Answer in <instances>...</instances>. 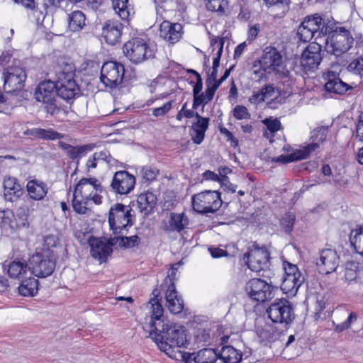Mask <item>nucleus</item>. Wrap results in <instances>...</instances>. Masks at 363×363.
Instances as JSON below:
<instances>
[{
  "label": "nucleus",
  "mask_w": 363,
  "mask_h": 363,
  "mask_svg": "<svg viewBox=\"0 0 363 363\" xmlns=\"http://www.w3.org/2000/svg\"><path fill=\"white\" fill-rule=\"evenodd\" d=\"M148 313L145 327L150 328V337L158 348L174 359L184 357L181 348L188 345L186 330L183 325L170 323L163 315V308L155 296L147 304Z\"/></svg>",
  "instance_id": "nucleus-1"
},
{
  "label": "nucleus",
  "mask_w": 363,
  "mask_h": 363,
  "mask_svg": "<svg viewBox=\"0 0 363 363\" xmlns=\"http://www.w3.org/2000/svg\"><path fill=\"white\" fill-rule=\"evenodd\" d=\"M253 67L255 74L260 79L268 78V75H274L284 80V83L293 81L291 71L286 67L282 55L275 48H265L260 59L255 61Z\"/></svg>",
  "instance_id": "nucleus-2"
},
{
  "label": "nucleus",
  "mask_w": 363,
  "mask_h": 363,
  "mask_svg": "<svg viewBox=\"0 0 363 363\" xmlns=\"http://www.w3.org/2000/svg\"><path fill=\"white\" fill-rule=\"evenodd\" d=\"M108 222L109 229L114 235L127 233L135 223L132 208L119 203L113 204L108 211Z\"/></svg>",
  "instance_id": "nucleus-3"
},
{
  "label": "nucleus",
  "mask_w": 363,
  "mask_h": 363,
  "mask_svg": "<svg viewBox=\"0 0 363 363\" xmlns=\"http://www.w3.org/2000/svg\"><path fill=\"white\" fill-rule=\"evenodd\" d=\"M330 34L326 39L325 49L328 53L340 56L347 52L354 43V38L349 30L345 27H336L335 30L329 26Z\"/></svg>",
  "instance_id": "nucleus-4"
},
{
  "label": "nucleus",
  "mask_w": 363,
  "mask_h": 363,
  "mask_svg": "<svg viewBox=\"0 0 363 363\" xmlns=\"http://www.w3.org/2000/svg\"><path fill=\"white\" fill-rule=\"evenodd\" d=\"M329 25L325 24L318 14L308 16L304 18L297 30V35L300 40L309 42L313 38L318 40L329 33Z\"/></svg>",
  "instance_id": "nucleus-5"
},
{
  "label": "nucleus",
  "mask_w": 363,
  "mask_h": 363,
  "mask_svg": "<svg viewBox=\"0 0 363 363\" xmlns=\"http://www.w3.org/2000/svg\"><path fill=\"white\" fill-rule=\"evenodd\" d=\"M125 56L133 64H140L155 55L154 46L143 38H135L126 42L123 47Z\"/></svg>",
  "instance_id": "nucleus-6"
},
{
  "label": "nucleus",
  "mask_w": 363,
  "mask_h": 363,
  "mask_svg": "<svg viewBox=\"0 0 363 363\" xmlns=\"http://www.w3.org/2000/svg\"><path fill=\"white\" fill-rule=\"evenodd\" d=\"M194 211L200 214L215 213L222 205L220 193L218 191L206 190L191 197Z\"/></svg>",
  "instance_id": "nucleus-7"
},
{
  "label": "nucleus",
  "mask_w": 363,
  "mask_h": 363,
  "mask_svg": "<svg viewBox=\"0 0 363 363\" xmlns=\"http://www.w3.org/2000/svg\"><path fill=\"white\" fill-rule=\"evenodd\" d=\"M57 95L56 83L51 80L41 82L34 93L36 101L43 103L47 113L50 115H56L61 111L56 103Z\"/></svg>",
  "instance_id": "nucleus-8"
},
{
  "label": "nucleus",
  "mask_w": 363,
  "mask_h": 363,
  "mask_svg": "<svg viewBox=\"0 0 363 363\" xmlns=\"http://www.w3.org/2000/svg\"><path fill=\"white\" fill-rule=\"evenodd\" d=\"M269 318L276 323L290 324L295 318L294 308L287 299H276L267 310Z\"/></svg>",
  "instance_id": "nucleus-9"
},
{
  "label": "nucleus",
  "mask_w": 363,
  "mask_h": 363,
  "mask_svg": "<svg viewBox=\"0 0 363 363\" xmlns=\"http://www.w3.org/2000/svg\"><path fill=\"white\" fill-rule=\"evenodd\" d=\"M124 73L123 65L116 61H108L101 69L100 81L105 87L113 89L122 83Z\"/></svg>",
  "instance_id": "nucleus-10"
},
{
  "label": "nucleus",
  "mask_w": 363,
  "mask_h": 363,
  "mask_svg": "<svg viewBox=\"0 0 363 363\" xmlns=\"http://www.w3.org/2000/svg\"><path fill=\"white\" fill-rule=\"evenodd\" d=\"M276 289L270 284L261 279H252L245 285V291L249 297L258 302H264L274 296Z\"/></svg>",
  "instance_id": "nucleus-11"
},
{
  "label": "nucleus",
  "mask_w": 363,
  "mask_h": 363,
  "mask_svg": "<svg viewBox=\"0 0 363 363\" xmlns=\"http://www.w3.org/2000/svg\"><path fill=\"white\" fill-rule=\"evenodd\" d=\"M103 191L101 183L95 178H83L75 186L73 194L90 199L94 204L102 203V196L99 194Z\"/></svg>",
  "instance_id": "nucleus-12"
},
{
  "label": "nucleus",
  "mask_w": 363,
  "mask_h": 363,
  "mask_svg": "<svg viewBox=\"0 0 363 363\" xmlns=\"http://www.w3.org/2000/svg\"><path fill=\"white\" fill-rule=\"evenodd\" d=\"M31 275L46 277L51 275L55 268V262L48 252L36 253L29 261Z\"/></svg>",
  "instance_id": "nucleus-13"
},
{
  "label": "nucleus",
  "mask_w": 363,
  "mask_h": 363,
  "mask_svg": "<svg viewBox=\"0 0 363 363\" xmlns=\"http://www.w3.org/2000/svg\"><path fill=\"white\" fill-rule=\"evenodd\" d=\"M229 337L228 333H225L223 326L219 325H215L212 331L207 326L199 328L194 333L195 342L200 345H211L218 341L223 345L228 342Z\"/></svg>",
  "instance_id": "nucleus-14"
},
{
  "label": "nucleus",
  "mask_w": 363,
  "mask_h": 363,
  "mask_svg": "<svg viewBox=\"0 0 363 363\" xmlns=\"http://www.w3.org/2000/svg\"><path fill=\"white\" fill-rule=\"evenodd\" d=\"M270 255L266 248L250 249L243 256V261L248 268L255 272L267 269L269 266Z\"/></svg>",
  "instance_id": "nucleus-15"
},
{
  "label": "nucleus",
  "mask_w": 363,
  "mask_h": 363,
  "mask_svg": "<svg viewBox=\"0 0 363 363\" xmlns=\"http://www.w3.org/2000/svg\"><path fill=\"white\" fill-rule=\"evenodd\" d=\"M74 75L72 72H68L60 73L58 76L56 83L57 94L64 100L73 99L80 93L79 87L74 79Z\"/></svg>",
  "instance_id": "nucleus-16"
},
{
  "label": "nucleus",
  "mask_w": 363,
  "mask_h": 363,
  "mask_svg": "<svg viewBox=\"0 0 363 363\" xmlns=\"http://www.w3.org/2000/svg\"><path fill=\"white\" fill-rule=\"evenodd\" d=\"M322 47L318 43H311L303 51L300 63L305 72L315 71L322 61Z\"/></svg>",
  "instance_id": "nucleus-17"
},
{
  "label": "nucleus",
  "mask_w": 363,
  "mask_h": 363,
  "mask_svg": "<svg viewBox=\"0 0 363 363\" xmlns=\"http://www.w3.org/2000/svg\"><path fill=\"white\" fill-rule=\"evenodd\" d=\"M315 145H308L299 149H294L289 145L283 147L284 153L278 157H274L273 161L282 164H288L296 161L306 159L308 155L315 150Z\"/></svg>",
  "instance_id": "nucleus-18"
},
{
  "label": "nucleus",
  "mask_w": 363,
  "mask_h": 363,
  "mask_svg": "<svg viewBox=\"0 0 363 363\" xmlns=\"http://www.w3.org/2000/svg\"><path fill=\"white\" fill-rule=\"evenodd\" d=\"M26 79V72L21 67L16 64L9 67L4 72V89L8 92L20 90L23 86Z\"/></svg>",
  "instance_id": "nucleus-19"
},
{
  "label": "nucleus",
  "mask_w": 363,
  "mask_h": 363,
  "mask_svg": "<svg viewBox=\"0 0 363 363\" xmlns=\"http://www.w3.org/2000/svg\"><path fill=\"white\" fill-rule=\"evenodd\" d=\"M135 177L127 171H118L114 174L111 186L118 194H129L135 187Z\"/></svg>",
  "instance_id": "nucleus-20"
},
{
  "label": "nucleus",
  "mask_w": 363,
  "mask_h": 363,
  "mask_svg": "<svg viewBox=\"0 0 363 363\" xmlns=\"http://www.w3.org/2000/svg\"><path fill=\"white\" fill-rule=\"evenodd\" d=\"M113 240L114 239L109 240L105 238H91L89 242L91 256L101 263L106 262L108 257L112 254Z\"/></svg>",
  "instance_id": "nucleus-21"
},
{
  "label": "nucleus",
  "mask_w": 363,
  "mask_h": 363,
  "mask_svg": "<svg viewBox=\"0 0 363 363\" xmlns=\"http://www.w3.org/2000/svg\"><path fill=\"white\" fill-rule=\"evenodd\" d=\"M316 264L320 273L330 274L337 269L339 264V256L333 249H324L320 252Z\"/></svg>",
  "instance_id": "nucleus-22"
},
{
  "label": "nucleus",
  "mask_w": 363,
  "mask_h": 363,
  "mask_svg": "<svg viewBox=\"0 0 363 363\" xmlns=\"http://www.w3.org/2000/svg\"><path fill=\"white\" fill-rule=\"evenodd\" d=\"M3 269L11 279H23L31 276L30 264L23 259L6 261L3 264Z\"/></svg>",
  "instance_id": "nucleus-23"
},
{
  "label": "nucleus",
  "mask_w": 363,
  "mask_h": 363,
  "mask_svg": "<svg viewBox=\"0 0 363 363\" xmlns=\"http://www.w3.org/2000/svg\"><path fill=\"white\" fill-rule=\"evenodd\" d=\"M345 280L350 285H355L357 292L363 290V266L355 262H348L344 269Z\"/></svg>",
  "instance_id": "nucleus-24"
},
{
  "label": "nucleus",
  "mask_w": 363,
  "mask_h": 363,
  "mask_svg": "<svg viewBox=\"0 0 363 363\" xmlns=\"http://www.w3.org/2000/svg\"><path fill=\"white\" fill-rule=\"evenodd\" d=\"M183 35V26L179 23L164 21L160 26V35L172 44L178 42Z\"/></svg>",
  "instance_id": "nucleus-25"
},
{
  "label": "nucleus",
  "mask_w": 363,
  "mask_h": 363,
  "mask_svg": "<svg viewBox=\"0 0 363 363\" xmlns=\"http://www.w3.org/2000/svg\"><path fill=\"white\" fill-rule=\"evenodd\" d=\"M324 77L326 80L325 89L328 92L342 95L352 89L351 86L344 82L340 77L336 76L334 72L328 71L325 74Z\"/></svg>",
  "instance_id": "nucleus-26"
},
{
  "label": "nucleus",
  "mask_w": 363,
  "mask_h": 363,
  "mask_svg": "<svg viewBox=\"0 0 363 363\" xmlns=\"http://www.w3.org/2000/svg\"><path fill=\"white\" fill-rule=\"evenodd\" d=\"M166 306L169 311L173 314L181 313L184 308V301L179 295L174 283L169 284L165 294Z\"/></svg>",
  "instance_id": "nucleus-27"
},
{
  "label": "nucleus",
  "mask_w": 363,
  "mask_h": 363,
  "mask_svg": "<svg viewBox=\"0 0 363 363\" xmlns=\"http://www.w3.org/2000/svg\"><path fill=\"white\" fill-rule=\"evenodd\" d=\"M123 25L118 21L106 22L102 28V35L106 42L110 45L118 43L121 37Z\"/></svg>",
  "instance_id": "nucleus-28"
},
{
  "label": "nucleus",
  "mask_w": 363,
  "mask_h": 363,
  "mask_svg": "<svg viewBox=\"0 0 363 363\" xmlns=\"http://www.w3.org/2000/svg\"><path fill=\"white\" fill-rule=\"evenodd\" d=\"M196 121L191 127L190 135L192 141L197 145L201 144L205 138V133L208 128L209 118L201 116L196 113Z\"/></svg>",
  "instance_id": "nucleus-29"
},
{
  "label": "nucleus",
  "mask_w": 363,
  "mask_h": 363,
  "mask_svg": "<svg viewBox=\"0 0 363 363\" xmlns=\"http://www.w3.org/2000/svg\"><path fill=\"white\" fill-rule=\"evenodd\" d=\"M26 190L31 199L41 201L46 196L48 188L45 182L38 179H32L27 182Z\"/></svg>",
  "instance_id": "nucleus-30"
},
{
  "label": "nucleus",
  "mask_w": 363,
  "mask_h": 363,
  "mask_svg": "<svg viewBox=\"0 0 363 363\" xmlns=\"http://www.w3.org/2000/svg\"><path fill=\"white\" fill-rule=\"evenodd\" d=\"M21 185L13 177H6L4 180V194L6 201L13 202L21 194Z\"/></svg>",
  "instance_id": "nucleus-31"
},
{
  "label": "nucleus",
  "mask_w": 363,
  "mask_h": 363,
  "mask_svg": "<svg viewBox=\"0 0 363 363\" xmlns=\"http://www.w3.org/2000/svg\"><path fill=\"white\" fill-rule=\"evenodd\" d=\"M0 227L6 234H13L17 231L16 216L12 211L7 209L0 211Z\"/></svg>",
  "instance_id": "nucleus-32"
},
{
  "label": "nucleus",
  "mask_w": 363,
  "mask_h": 363,
  "mask_svg": "<svg viewBox=\"0 0 363 363\" xmlns=\"http://www.w3.org/2000/svg\"><path fill=\"white\" fill-rule=\"evenodd\" d=\"M140 211L145 215L149 214L157 204V196L151 191L141 193L137 199Z\"/></svg>",
  "instance_id": "nucleus-33"
},
{
  "label": "nucleus",
  "mask_w": 363,
  "mask_h": 363,
  "mask_svg": "<svg viewBox=\"0 0 363 363\" xmlns=\"http://www.w3.org/2000/svg\"><path fill=\"white\" fill-rule=\"evenodd\" d=\"M224 342L219 351V357L225 363H238L242 359L243 354L238 350L230 345H225Z\"/></svg>",
  "instance_id": "nucleus-34"
},
{
  "label": "nucleus",
  "mask_w": 363,
  "mask_h": 363,
  "mask_svg": "<svg viewBox=\"0 0 363 363\" xmlns=\"http://www.w3.org/2000/svg\"><path fill=\"white\" fill-rule=\"evenodd\" d=\"M303 281L304 278H298L291 276L289 277H284L281 289L283 293L286 294L289 297L294 296L296 294Z\"/></svg>",
  "instance_id": "nucleus-35"
},
{
  "label": "nucleus",
  "mask_w": 363,
  "mask_h": 363,
  "mask_svg": "<svg viewBox=\"0 0 363 363\" xmlns=\"http://www.w3.org/2000/svg\"><path fill=\"white\" fill-rule=\"evenodd\" d=\"M38 291V280L31 276L23 279L18 286V292L23 296H34Z\"/></svg>",
  "instance_id": "nucleus-36"
},
{
  "label": "nucleus",
  "mask_w": 363,
  "mask_h": 363,
  "mask_svg": "<svg viewBox=\"0 0 363 363\" xmlns=\"http://www.w3.org/2000/svg\"><path fill=\"white\" fill-rule=\"evenodd\" d=\"M113 8L115 13L123 21H128L134 14L133 8L128 0H113Z\"/></svg>",
  "instance_id": "nucleus-37"
},
{
  "label": "nucleus",
  "mask_w": 363,
  "mask_h": 363,
  "mask_svg": "<svg viewBox=\"0 0 363 363\" xmlns=\"http://www.w3.org/2000/svg\"><path fill=\"white\" fill-rule=\"evenodd\" d=\"M68 28L73 32L81 30L86 25V16L79 10L74 11L68 15Z\"/></svg>",
  "instance_id": "nucleus-38"
},
{
  "label": "nucleus",
  "mask_w": 363,
  "mask_h": 363,
  "mask_svg": "<svg viewBox=\"0 0 363 363\" xmlns=\"http://www.w3.org/2000/svg\"><path fill=\"white\" fill-rule=\"evenodd\" d=\"M262 123L266 127V129L263 131V136L272 143L274 134L281 129V122L278 118L270 116L263 119Z\"/></svg>",
  "instance_id": "nucleus-39"
},
{
  "label": "nucleus",
  "mask_w": 363,
  "mask_h": 363,
  "mask_svg": "<svg viewBox=\"0 0 363 363\" xmlns=\"http://www.w3.org/2000/svg\"><path fill=\"white\" fill-rule=\"evenodd\" d=\"M61 147L67 155L73 160L84 157L92 149L91 145L72 146L67 143H62Z\"/></svg>",
  "instance_id": "nucleus-40"
},
{
  "label": "nucleus",
  "mask_w": 363,
  "mask_h": 363,
  "mask_svg": "<svg viewBox=\"0 0 363 363\" xmlns=\"http://www.w3.org/2000/svg\"><path fill=\"white\" fill-rule=\"evenodd\" d=\"M188 218L184 213H172L169 220L168 230L181 232L188 225Z\"/></svg>",
  "instance_id": "nucleus-41"
},
{
  "label": "nucleus",
  "mask_w": 363,
  "mask_h": 363,
  "mask_svg": "<svg viewBox=\"0 0 363 363\" xmlns=\"http://www.w3.org/2000/svg\"><path fill=\"white\" fill-rule=\"evenodd\" d=\"M350 242L354 250L363 256V227L359 226L351 230Z\"/></svg>",
  "instance_id": "nucleus-42"
},
{
  "label": "nucleus",
  "mask_w": 363,
  "mask_h": 363,
  "mask_svg": "<svg viewBox=\"0 0 363 363\" xmlns=\"http://www.w3.org/2000/svg\"><path fill=\"white\" fill-rule=\"evenodd\" d=\"M193 359L196 363H215L218 354L211 348H204L193 353Z\"/></svg>",
  "instance_id": "nucleus-43"
},
{
  "label": "nucleus",
  "mask_w": 363,
  "mask_h": 363,
  "mask_svg": "<svg viewBox=\"0 0 363 363\" xmlns=\"http://www.w3.org/2000/svg\"><path fill=\"white\" fill-rule=\"evenodd\" d=\"M93 201L73 194L72 207L79 214H86L90 211Z\"/></svg>",
  "instance_id": "nucleus-44"
},
{
  "label": "nucleus",
  "mask_w": 363,
  "mask_h": 363,
  "mask_svg": "<svg viewBox=\"0 0 363 363\" xmlns=\"http://www.w3.org/2000/svg\"><path fill=\"white\" fill-rule=\"evenodd\" d=\"M328 133V128L326 127H318L314 129L311 133V143L308 145H315V150L325 141Z\"/></svg>",
  "instance_id": "nucleus-45"
},
{
  "label": "nucleus",
  "mask_w": 363,
  "mask_h": 363,
  "mask_svg": "<svg viewBox=\"0 0 363 363\" xmlns=\"http://www.w3.org/2000/svg\"><path fill=\"white\" fill-rule=\"evenodd\" d=\"M29 215L30 210L27 206H21L17 209L16 216H15L17 224V231L22 228H27L29 227Z\"/></svg>",
  "instance_id": "nucleus-46"
},
{
  "label": "nucleus",
  "mask_w": 363,
  "mask_h": 363,
  "mask_svg": "<svg viewBox=\"0 0 363 363\" xmlns=\"http://www.w3.org/2000/svg\"><path fill=\"white\" fill-rule=\"evenodd\" d=\"M31 134L38 138L44 140H55L62 138V135L60 133L51 128H33L31 130Z\"/></svg>",
  "instance_id": "nucleus-47"
},
{
  "label": "nucleus",
  "mask_w": 363,
  "mask_h": 363,
  "mask_svg": "<svg viewBox=\"0 0 363 363\" xmlns=\"http://www.w3.org/2000/svg\"><path fill=\"white\" fill-rule=\"evenodd\" d=\"M279 333L272 325H266L258 331V336L262 342L267 344L274 341Z\"/></svg>",
  "instance_id": "nucleus-48"
},
{
  "label": "nucleus",
  "mask_w": 363,
  "mask_h": 363,
  "mask_svg": "<svg viewBox=\"0 0 363 363\" xmlns=\"http://www.w3.org/2000/svg\"><path fill=\"white\" fill-rule=\"evenodd\" d=\"M224 45V38H213L211 40V46L213 48V51L217 48L218 50L216 52V56L213 57V67H218L220 65V60L223 53V48Z\"/></svg>",
  "instance_id": "nucleus-49"
},
{
  "label": "nucleus",
  "mask_w": 363,
  "mask_h": 363,
  "mask_svg": "<svg viewBox=\"0 0 363 363\" xmlns=\"http://www.w3.org/2000/svg\"><path fill=\"white\" fill-rule=\"evenodd\" d=\"M347 70L362 78L363 77V54L352 60L347 66Z\"/></svg>",
  "instance_id": "nucleus-50"
},
{
  "label": "nucleus",
  "mask_w": 363,
  "mask_h": 363,
  "mask_svg": "<svg viewBox=\"0 0 363 363\" xmlns=\"http://www.w3.org/2000/svg\"><path fill=\"white\" fill-rule=\"evenodd\" d=\"M206 9L212 12L223 14L228 7L227 0H205Z\"/></svg>",
  "instance_id": "nucleus-51"
},
{
  "label": "nucleus",
  "mask_w": 363,
  "mask_h": 363,
  "mask_svg": "<svg viewBox=\"0 0 363 363\" xmlns=\"http://www.w3.org/2000/svg\"><path fill=\"white\" fill-rule=\"evenodd\" d=\"M295 220L296 216L291 212L284 214L280 220L281 227L286 233H290L292 231Z\"/></svg>",
  "instance_id": "nucleus-52"
},
{
  "label": "nucleus",
  "mask_w": 363,
  "mask_h": 363,
  "mask_svg": "<svg viewBox=\"0 0 363 363\" xmlns=\"http://www.w3.org/2000/svg\"><path fill=\"white\" fill-rule=\"evenodd\" d=\"M140 174L146 182H152L159 174V170L156 167L145 166L141 167Z\"/></svg>",
  "instance_id": "nucleus-53"
},
{
  "label": "nucleus",
  "mask_w": 363,
  "mask_h": 363,
  "mask_svg": "<svg viewBox=\"0 0 363 363\" xmlns=\"http://www.w3.org/2000/svg\"><path fill=\"white\" fill-rule=\"evenodd\" d=\"M284 269L285 272L284 277H289V276L295 277L298 278H304L301 273L299 272L298 267L295 264H292L289 262H284Z\"/></svg>",
  "instance_id": "nucleus-54"
},
{
  "label": "nucleus",
  "mask_w": 363,
  "mask_h": 363,
  "mask_svg": "<svg viewBox=\"0 0 363 363\" xmlns=\"http://www.w3.org/2000/svg\"><path fill=\"white\" fill-rule=\"evenodd\" d=\"M233 116L238 120H245L249 119L251 116L247 108L241 105H237L233 108Z\"/></svg>",
  "instance_id": "nucleus-55"
},
{
  "label": "nucleus",
  "mask_w": 363,
  "mask_h": 363,
  "mask_svg": "<svg viewBox=\"0 0 363 363\" xmlns=\"http://www.w3.org/2000/svg\"><path fill=\"white\" fill-rule=\"evenodd\" d=\"M119 240V245L125 247H132L135 246L139 241V238L137 235L130 237H121L118 238Z\"/></svg>",
  "instance_id": "nucleus-56"
},
{
  "label": "nucleus",
  "mask_w": 363,
  "mask_h": 363,
  "mask_svg": "<svg viewBox=\"0 0 363 363\" xmlns=\"http://www.w3.org/2000/svg\"><path fill=\"white\" fill-rule=\"evenodd\" d=\"M172 101H167L162 106L154 108L152 109V113L155 117L163 116L167 114L172 108Z\"/></svg>",
  "instance_id": "nucleus-57"
},
{
  "label": "nucleus",
  "mask_w": 363,
  "mask_h": 363,
  "mask_svg": "<svg viewBox=\"0 0 363 363\" xmlns=\"http://www.w3.org/2000/svg\"><path fill=\"white\" fill-rule=\"evenodd\" d=\"M261 90L263 93L265 101L273 100L278 96L277 90L272 84L265 86L264 87L262 88Z\"/></svg>",
  "instance_id": "nucleus-58"
},
{
  "label": "nucleus",
  "mask_w": 363,
  "mask_h": 363,
  "mask_svg": "<svg viewBox=\"0 0 363 363\" xmlns=\"http://www.w3.org/2000/svg\"><path fill=\"white\" fill-rule=\"evenodd\" d=\"M211 82H209V80H207V88L203 93L205 97L208 101H211L213 99L216 91L220 86L219 83H218L216 81L213 82L212 84H211Z\"/></svg>",
  "instance_id": "nucleus-59"
},
{
  "label": "nucleus",
  "mask_w": 363,
  "mask_h": 363,
  "mask_svg": "<svg viewBox=\"0 0 363 363\" xmlns=\"http://www.w3.org/2000/svg\"><path fill=\"white\" fill-rule=\"evenodd\" d=\"M219 184L223 191L228 193H235L237 190V185L232 184L228 177H224L220 180Z\"/></svg>",
  "instance_id": "nucleus-60"
},
{
  "label": "nucleus",
  "mask_w": 363,
  "mask_h": 363,
  "mask_svg": "<svg viewBox=\"0 0 363 363\" xmlns=\"http://www.w3.org/2000/svg\"><path fill=\"white\" fill-rule=\"evenodd\" d=\"M357 316L355 313H351L344 322L337 325L336 330L337 331H342L349 328L351 323L357 320Z\"/></svg>",
  "instance_id": "nucleus-61"
},
{
  "label": "nucleus",
  "mask_w": 363,
  "mask_h": 363,
  "mask_svg": "<svg viewBox=\"0 0 363 363\" xmlns=\"http://www.w3.org/2000/svg\"><path fill=\"white\" fill-rule=\"evenodd\" d=\"M188 72L194 74L196 77V82L193 88V94L196 95L197 94L201 93L203 88L201 77L200 74L194 69H189Z\"/></svg>",
  "instance_id": "nucleus-62"
},
{
  "label": "nucleus",
  "mask_w": 363,
  "mask_h": 363,
  "mask_svg": "<svg viewBox=\"0 0 363 363\" xmlns=\"http://www.w3.org/2000/svg\"><path fill=\"white\" fill-rule=\"evenodd\" d=\"M249 101L252 104L255 105H257L265 101L262 90L260 89L257 91H253L252 95L249 98Z\"/></svg>",
  "instance_id": "nucleus-63"
},
{
  "label": "nucleus",
  "mask_w": 363,
  "mask_h": 363,
  "mask_svg": "<svg viewBox=\"0 0 363 363\" xmlns=\"http://www.w3.org/2000/svg\"><path fill=\"white\" fill-rule=\"evenodd\" d=\"M356 138L363 141V112H362L356 123Z\"/></svg>",
  "instance_id": "nucleus-64"
}]
</instances>
